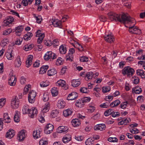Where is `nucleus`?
I'll return each mask as SVG.
<instances>
[{
  "instance_id": "obj_1",
  "label": "nucleus",
  "mask_w": 145,
  "mask_h": 145,
  "mask_svg": "<svg viewBox=\"0 0 145 145\" xmlns=\"http://www.w3.org/2000/svg\"><path fill=\"white\" fill-rule=\"evenodd\" d=\"M107 15L111 21H118L123 23L126 22L129 23L135 21L133 19L131 18L128 14H123L120 16V14L111 12H108Z\"/></svg>"
},
{
  "instance_id": "obj_2",
  "label": "nucleus",
  "mask_w": 145,
  "mask_h": 145,
  "mask_svg": "<svg viewBox=\"0 0 145 145\" xmlns=\"http://www.w3.org/2000/svg\"><path fill=\"white\" fill-rule=\"evenodd\" d=\"M134 20V19H133ZM134 22H130L128 23L127 22V23L129 24H131L133 23V24L132 25L131 27H129V32L132 34H140L141 33V31L137 27H135L134 25L135 24V20Z\"/></svg>"
},
{
  "instance_id": "obj_3",
  "label": "nucleus",
  "mask_w": 145,
  "mask_h": 145,
  "mask_svg": "<svg viewBox=\"0 0 145 145\" xmlns=\"http://www.w3.org/2000/svg\"><path fill=\"white\" fill-rule=\"evenodd\" d=\"M135 71L129 66L124 67L122 70V73L124 75H127V76L130 77L134 74Z\"/></svg>"
},
{
  "instance_id": "obj_4",
  "label": "nucleus",
  "mask_w": 145,
  "mask_h": 145,
  "mask_svg": "<svg viewBox=\"0 0 145 145\" xmlns=\"http://www.w3.org/2000/svg\"><path fill=\"white\" fill-rule=\"evenodd\" d=\"M20 102L19 99L16 96H15L12 98L11 104L12 107L14 109L18 108Z\"/></svg>"
},
{
  "instance_id": "obj_5",
  "label": "nucleus",
  "mask_w": 145,
  "mask_h": 145,
  "mask_svg": "<svg viewBox=\"0 0 145 145\" xmlns=\"http://www.w3.org/2000/svg\"><path fill=\"white\" fill-rule=\"evenodd\" d=\"M15 75L14 74L13 71H11L9 74V76L8 80V84L10 86H14L15 85L16 82Z\"/></svg>"
},
{
  "instance_id": "obj_6",
  "label": "nucleus",
  "mask_w": 145,
  "mask_h": 145,
  "mask_svg": "<svg viewBox=\"0 0 145 145\" xmlns=\"http://www.w3.org/2000/svg\"><path fill=\"white\" fill-rule=\"evenodd\" d=\"M36 93L33 90L30 91L28 95V100L29 102L31 103H34L35 100Z\"/></svg>"
},
{
  "instance_id": "obj_7",
  "label": "nucleus",
  "mask_w": 145,
  "mask_h": 145,
  "mask_svg": "<svg viewBox=\"0 0 145 145\" xmlns=\"http://www.w3.org/2000/svg\"><path fill=\"white\" fill-rule=\"evenodd\" d=\"M44 58L46 61L48 60L49 59H54L56 58V55L52 51H49L45 54Z\"/></svg>"
},
{
  "instance_id": "obj_8",
  "label": "nucleus",
  "mask_w": 145,
  "mask_h": 145,
  "mask_svg": "<svg viewBox=\"0 0 145 145\" xmlns=\"http://www.w3.org/2000/svg\"><path fill=\"white\" fill-rule=\"evenodd\" d=\"M49 22L50 23H52V24L53 25L54 27H58L60 28H62L61 21L57 19H52L50 20Z\"/></svg>"
},
{
  "instance_id": "obj_9",
  "label": "nucleus",
  "mask_w": 145,
  "mask_h": 145,
  "mask_svg": "<svg viewBox=\"0 0 145 145\" xmlns=\"http://www.w3.org/2000/svg\"><path fill=\"white\" fill-rule=\"evenodd\" d=\"M26 131L24 129L21 130L18 133V139L19 141H22L25 138L26 135H25Z\"/></svg>"
},
{
  "instance_id": "obj_10",
  "label": "nucleus",
  "mask_w": 145,
  "mask_h": 145,
  "mask_svg": "<svg viewBox=\"0 0 145 145\" xmlns=\"http://www.w3.org/2000/svg\"><path fill=\"white\" fill-rule=\"evenodd\" d=\"M65 82L62 80H60L57 82L56 83V85L59 86L63 87V88L66 90L68 88L67 86L66 85Z\"/></svg>"
},
{
  "instance_id": "obj_11",
  "label": "nucleus",
  "mask_w": 145,
  "mask_h": 145,
  "mask_svg": "<svg viewBox=\"0 0 145 145\" xmlns=\"http://www.w3.org/2000/svg\"><path fill=\"white\" fill-rule=\"evenodd\" d=\"M54 126L53 125L50 123L46 125L44 132L47 134H49L52 132Z\"/></svg>"
},
{
  "instance_id": "obj_12",
  "label": "nucleus",
  "mask_w": 145,
  "mask_h": 145,
  "mask_svg": "<svg viewBox=\"0 0 145 145\" xmlns=\"http://www.w3.org/2000/svg\"><path fill=\"white\" fill-rule=\"evenodd\" d=\"M94 129L95 130H100L103 131L105 130L106 126L104 124H100L95 126Z\"/></svg>"
},
{
  "instance_id": "obj_13",
  "label": "nucleus",
  "mask_w": 145,
  "mask_h": 145,
  "mask_svg": "<svg viewBox=\"0 0 145 145\" xmlns=\"http://www.w3.org/2000/svg\"><path fill=\"white\" fill-rule=\"evenodd\" d=\"M68 129L67 126H60L57 129V132L58 133L67 132Z\"/></svg>"
},
{
  "instance_id": "obj_14",
  "label": "nucleus",
  "mask_w": 145,
  "mask_h": 145,
  "mask_svg": "<svg viewBox=\"0 0 145 145\" xmlns=\"http://www.w3.org/2000/svg\"><path fill=\"white\" fill-rule=\"evenodd\" d=\"M73 41L74 42V43L70 42V43L74 47L78 49L80 51H82L83 50V47L81 45L77 42L74 41V40Z\"/></svg>"
},
{
  "instance_id": "obj_15",
  "label": "nucleus",
  "mask_w": 145,
  "mask_h": 145,
  "mask_svg": "<svg viewBox=\"0 0 145 145\" xmlns=\"http://www.w3.org/2000/svg\"><path fill=\"white\" fill-rule=\"evenodd\" d=\"M105 40L109 43H111L114 42V37L111 35L108 34L104 37Z\"/></svg>"
},
{
  "instance_id": "obj_16",
  "label": "nucleus",
  "mask_w": 145,
  "mask_h": 145,
  "mask_svg": "<svg viewBox=\"0 0 145 145\" xmlns=\"http://www.w3.org/2000/svg\"><path fill=\"white\" fill-rule=\"evenodd\" d=\"M78 97V94L75 92H72L70 93L68 96L67 99L68 100H75Z\"/></svg>"
},
{
  "instance_id": "obj_17",
  "label": "nucleus",
  "mask_w": 145,
  "mask_h": 145,
  "mask_svg": "<svg viewBox=\"0 0 145 145\" xmlns=\"http://www.w3.org/2000/svg\"><path fill=\"white\" fill-rule=\"evenodd\" d=\"M37 110L35 108H32L31 109H30L28 114H29V116H30L31 118H33L35 115L37 114Z\"/></svg>"
},
{
  "instance_id": "obj_18",
  "label": "nucleus",
  "mask_w": 145,
  "mask_h": 145,
  "mask_svg": "<svg viewBox=\"0 0 145 145\" xmlns=\"http://www.w3.org/2000/svg\"><path fill=\"white\" fill-rule=\"evenodd\" d=\"M14 133V131L13 129H9L6 134V137L8 138H11L14 136L15 135Z\"/></svg>"
},
{
  "instance_id": "obj_19",
  "label": "nucleus",
  "mask_w": 145,
  "mask_h": 145,
  "mask_svg": "<svg viewBox=\"0 0 145 145\" xmlns=\"http://www.w3.org/2000/svg\"><path fill=\"white\" fill-rule=\"evenodd\" d=\"M23 29L22 25L19 26L15 28V33L16 35L20 36L21 35V33Z\"/></svg>"
},
{
  "instance_id": "obj_20",
  "label": "nucleus",
  "mask_w": 145,
  "mask_h": 145,
  "mask_svg": "<svg viewBox=\"0 0 145 145\" xmlns=\"http://www.w3.org/2000/svg\"><path fill=\"white\" fill-rule=\"evenodd\" d=\"M33 58V56L32 55H28L26 61V66L28 67L32 64V60Z\"/></svg>"
},
{
  "instance_id": "obj_21",
  "label": "nucleus",
  "mask_w": 145,
  "mask_h": 145,
  "mask_svg": "<svg viewBox=\"0 0 145 145\" xmlns=\"http://www.w3.org/2000/svg\"><path fill=\"white\" fill-rule=\"evenodd\" d=\"M136 73L138 76H140L142 78L145 79V71L143 70L138 69L136 71Z\"/></svg>"
},
{
  "instance_id": "obj_22",
  "label": "nucleus",
  "mask_w": 145,
  "mask_h": 145,
  "mask_svg": "<svg viewBox=\"0 0 145 145\" xmlns=\"http://www.w3.org/2000/svg\"><path fill=\"white\" fill-rule=\"evenodd\" d=\"M71 140V136L70 135L67 134L63 137L62 141L63 143H66Z\"/></svg>"
},
{
  "instance_id": "obj_23",
  "label": "nucleus",
  "mask_w": 145,
  "mask_h": 145,
  "mask_svg": "<svg viewBox=\"0 0 145 145\" xmlns=\"http://www.w3.org/2000/svg\"><path fill=\"white\" fill-rule=\"evenodd\" d=\"M12 50H9L6 53V56L7 58L9 60H12L14 57V55L12 53Z\"/></svg>"
},
{
  "instance_id": "obj_24",
  "label": "nucleus",
  "mask_w": 145,
  "mask_h": 145,
  "mask_svg": "<svg viewBox=\"0 0 145 145\" xmlns=\"http://www.w3.org/2000/svg\"><path fill=\"white\" fill-rule=\"evenodd\" d=\"M131 121V119L129 118L128 119L127 118H123L122 119V120L118 122V125H123L124 124L125 125L128 123H129Z\"/></svg>"
},
{
  "instance_id": "obj_25",
  "label": "nucleus",
  "mask_w": 145,
  "mask_h": 145,
  "mask_svg": "<svg viewBox=\"0 0 145 145\" xmlns=\"http://www.w3.org/2000/svg\"><path fill=\"white\" fill-rule=\"evenodd\" d=\"M65 101L62 100L58 101L57 104V107L60 109L63 108L65 106Z\"/></svg>"
},
{
  "instance_id": "obj_26",
  "label": "nucleus",
  "mask_w": 145,
  "mask_h": 145,
  "mask_svg": "<svg viewBox=\"0 0 145 145\" xmlns=\"http://www.w3.org/2000/svg\"><path fill=\"white\" fill-rule=\"evenodd\" d=\"M50 108V104L48 102H47L44 105L42 110L41 111V112L44 113L47 112Z\"/></svg>"
},
{
  "instance_id": "obj_27",
  "label": "nucleus",
  "mask_w": 145,
  "mask_h": 145,
  "mask_svg": "<svg viewBox=\"0 0 145 145\" xmlns=\"http://www.w3.org/2000/svg\"><path fill=\"white\" fill-rule=\"evenodd\" d=\"M71 122L72 125L74 127H78L80 124V120L76 118L72 119Z\"/></svg>"
},
{
  "instance_id": "obj_28",
  "label": "nucleus",
  "mask_w": 145,
  "mask_h": 145,
  "mask_svg": "<svg viewBox=\"0 0 145 145\" xmlns=\"http://www.w3.org/2000/svg\"><path fill=\"white\" fill-rule=\"evenodd\" d=\"M21 61L20 56H18L16 59L15 60L14 65L16 67H20L21 64Z\"/></svg>"
},
{
  "instance_id": "obj_29",
  "label": "nucleus",
  "mask_w": 145,
  "mask_h": 145,
  "mask_svg": "<svg viewBox=\"0 0 145 145\" xmlns=\"http://www.w3.org/2000/svg\"><path fill=\"white\" fill-rule=\"evenodd\" d=\"M40 131L39 130H34L33 133V136L34 138L35 139H37L40 138Z\"/></svg>"
},
{
  "instance_id": "obj_30",
  "label": "nucleus",
  "mask_w": 145,
  "mask_h": 145,
  "mask_svg": "<svg viewBox=\"0 0 145 145\" xmlns=\"http://www.w3.org/2000/svg\"><path fill=\"white\" fill-rule=\"evenodd\" d=\"M72 111L70 109H68L64 110L63 112V115L65 117H67L71 115Z\"/></svg>"
},
{
  "instance_id": "obj_31",
  "label": "nucleus",
  "mask_w": 145,
  "mask_h": 145,
  "mask_svg": "<svg viewBox=\"0 0 145 145\" xmlns=\"http://www.w3.org/2000/svg\"><path fill=\"white\" fill-rule=\"evenodd\" d=\"M48 68V65H43L40 68L39 71L40 74H42L46 72Z\"/></svg>"
},
{
  "instance_id": "obj_32",
  "label": "nucleus",
  "mask_w": 145,
  "mask_h": 145,
  "mask_svg": "<svg viewBox=\"0 0 145 145\" xmlns=\"http://www.w3.org/2000/svg\"><path fill=\"white\" fill-rule=\"evenodd\" d=\"M14 19L13 17L10 16L4 21V23L6 25H8L9 24L11 23L14 21Z\"/></svg>"
},
{
  "instance_id": "obj_33",
  "label": "nucleus",
  "mask_w": 145,
  "mask_h": 145,
  "mask_svg": "<svg viewBox=\"0 0 145 145\" xmlns=\"http://www.w3.org/2000/svg\"><path fill=\"white\" fill-rule=\"evenodd\" d=\"M71 83L72 86L76 87L80 84V82L77 80H73L71 81Z\"/></svg>"
},
{
  "instance_id": "obj_34",
  "label": "nucleus",
  "mask_w": 145,
  "mask_h": 145,
  "mask_svg": "<svg viewBox=\"0 0 145 145\" xmlns=\"http://www.w3.org/2000/svg\"><path fill=\"white\" fill-rule=\"evenodd\" d=\"M32 36L33 34L32 33L28 32L25 35L23 38L24 40H28L30 39Z\"/></svg>"
},
{
  "instance_id": "obj_35",
  "label": "nucleus",
  "mask_w": 145,
  "mask_h": 145,
  "mask_svg": "<svg viewBox=\"0 0 145 145\" xmlns=\"http://www.w3.org/2000/svg\"><path fill=\"white\" fill-rule=\"evenodd\" d=\"M3 119L5 121V122L8 123L11 121V119L8 116L7 113H5L3 114Z\"/></svg>"
},
{
  "instance_id": "obj_36",
  "label": "nucleus",
  "mask_w": 145,
  "mask_h": 145,
  "mask_svg": "<svg viewBox=\"0 0 145 145\" xmlns=\"http://www.w3.org/2000/svg\"><path fill=\"white\" fill-rule=\"evenodd\" d=\"M120 103V101L119 100H116L111 103L110 105V106L111 107H114L117 106Z\"/></svg>"
},
{
  "instance_id": "obj_37",
  "label": "nucleus",
  "mask_w": 145,
  "mask_h": 145,
  "mask_svg": "<svg viewBox=\"0 0 145 145\" xmlns=\"http://www.w3.org/2000/svg\"><path fill=\"white\" fill-rule=\"evenodd\" d=\"M33 46V45L32 44H27L24 46V49L25 51H27L32 49Z\"/></svg>"
},
{
  "instance_id": "obj_38",
  "label": "nucleus",
  "mask_w": 145,
  "mask_h": 145,
  "mask_svg": "<svg viewBox=\"0 0 145 145\" xmlns=\"http://www.w3.org/2000/svg\"><path fill=\"white\" fill-rule=\"evenodd\" d=\"M57 71L55 69H52L48 70L47 74L48 76H53L57 73Z\"/></svg>"
},
{
  "instance_id": "obj_39",
  "label": "nucleus",
  "mask_w": 145,
  "mask_h": 145,
  "mask_svg": "<svg viewBox=\"0 0 145 145\" xmlns=\"http://www.w3.org/2000/svg\"><path fill=\"white\" fill-rule=\"evenodd\" d=\"M19 112L17 111H15L14 115V120L15 122H19L20 121L19 118Z\"/></svg>"
},
{
  "instance_id": "obj_40",
  "label": "nucleus",
  "mask_w": 145,
  "mask_h": 145,
  "mask_svg": "<svg viewBox=\"0 0 145 145\" xmlns=\"http://www.w3.org/2000/svg\"><path fill=\"white\" fill-rule=\"evenodd\" d=\"M84 105L81 99L76 101L75 103L76 106L78 107H81Z\"/></svg>"
},
{
  "instance_id": "obj_41",
  "label": "nucleus",
  "mask_w": 145,
  "mask_h": 145,
  "mask_svg": "<svg viewBox=\"0 0 145 145\" xmlns=\"http://www.w3.org/2000/svg\"><path fill=\"white\" fill-rule=\"evenodd\" d=\"M51 91L52 96L54 97L56 96L58 93L57 89L56 88H52Z\"/></svg>"
},
{
  "instance_id": "obj_42",
  "label": "nucleus",
  "mask_w": 145,
  "mask_h": 145,
  "mask_svg": "<svg viewBox=\"0 0 145 145\" xmlns=\"http://www.w3.org/2000/svg\"><path fill=\"white\" fill-rule=\"evenodd\" d=\"M29 109L28 108V105L25 104L24 105L23 109L22 111L23 114H27L28 112Z\"/></svg>"
},
{
  "instance_id": "obj_43",
  "label": "nucleus",
  "mask_w": 145,
  "mask_h": 145,
  "mask_svg": "<svg viewBox=\"0 0 145 145\" xmlns=\"http://www.w3.org/2000/svg\"><path fill=\"white\" fill-rule=\"evenodd\" d=\"M59 113L58 110L56 109L53 110L52 111L51 116L52 118H54L58 115Z\"/></svg>"
},
{
  "instance_id": "obj_44",
  "label": "nucleus",
  "mask_w": 145,
  "mask_h": 145,
  "mask_svg": "<svg viewBox=\"0 0 145 145\" xmlns=\"http://www.w3.org/2000/svg\"><path fill=\"white\" fill-rule=\"evenodd\" d=\"M94 74L92 72H87L85 76V78L86 79L88 80L91 79H92Z\"/></svg>"
},
{
  "instance_id": "obj_45",
  "label": "nucleus",
  "mask_w": 145,
  "mask_h": 145,
  "mask_svg": "<svg viewBox=\"0 0 145 145\" xmlns=\"http://www.w3.org/2000/svg\"><path fill=\"white\" fill-rule=\"evenodd\" d=\"M44 117V114L43 112H40V116L38 118L39 121L41 123L44 122L45 121Z\"/></svg>"
},
{
  "instance_id": "obj_46",
  "label": "nucleus",
  "mask_w": 145,
  "mask_h": 145,
  "mask_svg": "<svg viewBox=\"0 0 145 145\" xmlns=\"http://www.w3.org/2000/svg\"><path fill=\"white\" fill-rule=\"evenodd\" d=\"M132 81L134 84H137L139 82V78L136 76H134L132 78Z\"/></svg>"
},
{
  "instance_id": "obj_47",
  "label": "nucleus",
  "mask_w": 145,
  "mask_h": 145,
  "mask_svg": "<svg viewBox=\"0 0 145 145\" xmlns=\"http://www.w3.org/2000/svg\"><path fill=\"white\" fill-rule=\"evenodd\" d=\"M60 53L62 54H65L66 52V47L63 45H61L59 48Z\"/></svg>"
},
{
  "instance_id": "obj_48",
  "label": "nucleus",
  "mask_w": 145,
  "mask_h": 145,
  "mask_svg": "<svg viewBox=\"0 0 145 145\" xmlns=\"http://www.w3.org/2000/svg\"><path fill=\"white\" fill-rule=\"evenodd\" d=\"M8 42V40L7 39H4L2 40L0 44L2 46L4 47L5 46Z\"/></svg>"
},
{
  "instance_id": "obj_49",
  "label": "nucleus",
  "mask_w": 145,
  "mask_h": 145,
  "mask_svg": "<svg viewBox=\"0 0 145 145\" xmlns=\"http://www.w3.org/2000/svg\"><path fill=\"white\" fill-rule=\"evenodd\" d=\"M63 59L61 57L58 58L56 62V64L57 65H62L63 62Z\"/></svg>"
},
{
  "instance_id": "obj_50",
  "label": "nucleus",
  "mask_w": 145,
  "mask_h": 145,
  "mask_svg": "<svg viewBox=\"0 0 145 145\" xmlns=\"http://www.w3.org/2000/svg\"><path fill=\"white\" fill-rule=\"evenodd\" d=\"M128 103L127 101H125L122 103L120 105V107L123 109L125 108L128 106Z\"/></svg>"
},
{
  "instance_id": "obj_51",
  "label": "nucleus",
  "mask_w": 145,
  "mask_h": 145,
  "mask_svg": "<svg viewBox=\"0 0 145 145\" xmlns=\"http://www.w3.org/2000/svg\"><path fill=\"white\" fill-rule=\"evenodd\" d=\"M12 32L11 29H8L3 31V34L4 35H7L10 34Z\"/></svg>"
},
{
  "instance_id": "obj_52",
  "label": "nucleus",
  "mask_w": 145,
  "mask_h": 145,
  "mask_svg": "<svg viewBox=\"0 0 145 145\" xmlns=\"http://www.w3.org/2000/svg\"><path fill=\"white\" fill-rule=\"evenodd\" d=\"M40 85L42 87H45L49 85V83L47 81L42 82L40 83Z\"/></svg>"
},
{
  "instance_id": "obj_53",
  "label": "nucleus",
  "mask_w": 145,
  "mask_h": 145,
  "mask_svg": "<svg viewBox=\"0 0 145 145\" xmlns=\"http://www.w3.org/2000/svg\"><path fill=\"white\" fill-rule=\"evenodd\" d=\"M94 141L92 138H89L86 140L85 142V144L86 145H91L92 144V142Z\"/></svg>"
},
{
  "instance_id": "obj_54",
  "label": "nucleus",
  "mask_w": 145,
  "mask_h": 145,
  "mask_svg": "<svg viewBox=\"0 0 145 145\" xmlns=\"http://www.w3.org/2000/svg\"><path fill=\"white\" fill-rule=\"evenodd\" d=\"M142 91V90L141 88L138 86L136 87L134 89V92L136 94H139Z\"/></svg>"
},
{
  "instance_id": "obj_55",
  "label": "nucleus",
  "mask_w": 145,
  "mask_h": 145,
  "mask_svg": "<svg viewBox=\"0 0 145 145\" xmlns=\"http://www.w3.org/2000/svg\"><path fill=\"white\" fill-rule=\"evenodd\" d=\"M80 61L82 62H87L88 60V57L85 56L81 57L80 58Z\"/></svg>"
},
{
  "instance_id": "obj_56",
  "label": "nucleus",
  "mask_w": 145,
  "mask_h": 145,
  "mask_svg": "<svg viewBox=\"0 0 145 145\" xmlns=\"http://www.w3.org/2000/svg\"><path fill=\"white\" fill-rule=\"evenodd\" d=\"M110 90V88L109 87H104L102 88V91L103 93H105L109 92Z\"/></svg>"
},
{
  "instance_id": "obj_57",
  "label": "nucleus",
  "mask_w": 145,
  "mask_h": 145,
  "mask_svg": "<svg viewBox=\"0 0 145 145\" xmlns=\"http://www.w3.org/2000/svg\"><path fill=\"white\" fill-rule=\"evenodd\" d=\"M81 99L82 101V102L84 104L85 103L89 102L91 98L89 97H85Z\"/></svg>"
},
{
  "instance_id": "obj_58",
  "label": "nucleus",
  "mask_w": 145,
  "mask_h": 145,
  "mask_svg": "<svg viewBox=\"0 0 145 145\" xmlns=\"http://www.w3.org/2000/svg\"><path fill=\"white\" fill-rule=\"evenodd\" d=\"M113 112L112 110L111 109H109L108 110L105 111L104 113L105 115V116H108L111 114H112Z\"/></svg>"
},
{
  "instance_id": "obj_59",
  "label": "nucleus",
  "mask_w": 145,
  "mask_h": 145,
  "mask_svg": "<svg viewBox=\"0 0 145 145\" xmlns=\"http://www.w3.org/2000/svg\"><path fill=\"white\" fill-rule=\"evenodd\" d=\"M80 91L81 92L84 93H87L89 92L88 88L84 87L81 88L80 89Z\"/></svg>"
},
{
  "instance_id": "obj_60",
  "label": "nucleus",
  "mask_w": 145,
  "mask_h": 145,
  "mask_svg": "<svg viewBox=\"0 0 145 145\" xmlns=\"http://www.w3.org/2000/svg\"><path fill=\"white\" fill-rule=\"evenodd\" d=\"M5 99L2 98L0 99V108H1L5 105Z\"/></svg>"
},
{
  "instance_id": "obj_61",
  "label": "nucleus",
  "mask_w": 145,
  "mask_h": 145,
  "mask_svg": "<svg viewBox=\"0 0 145 145\" xmlns=\"http://www.w3.org/2000/svg\"><path fill=\"white\" fill-rule=\"evenodd\" d=\"M41 35H42L41 36V37H39L37 39V42L38 44H40L41 43L44 37V35L43 34H41Z\"/></svg>"
},
{
  "instance_id": "obj_62",
  "label": "nucleus",
  "mask_w": 145,
  "mask_h": 145,
  "mask_svg": "<svg viewBox=\"0 0 145 145\" xmlns=\"http://www.w3.org/2000/svg\"><path fill=\"white\" fill-rule=\"evenodd\" d=\"M73 59V56L70 54H68V55L66 56V59L67 60H69L70 61H72Z\"/></svg>"
},
{
  "instance_id": "obj_63",
  "label": "nucleus",
  "mask_w": 145,
  "mask_h": 145,
  "mask_svg": "<svg viewBox=\"0 0 145 145\" xmlns=\"http://www.w3.org/2000/svg\"><path fill=\"white\" fill-rule=\"evenodd\" d=\"M22 40L23 39L22 38H19V39H17L16 41L15 44L16 45H19L21 44Z\"/></svg>"
},
{
  "instance_id": "obj_64",
  "label": "nucleus",
  "mask_w": 145,
  "mask_h": 145,
  "mask_svg": "<svg viewBox=\"0 0 145 145\" xmlns=\"http://www.w3.org/2000/svg\"><path fill=\"white\" fill-rule=\"evenodd\" d=\"M48 142L47 141L41 140L39 142V145H47Z\"/></svg>"
}]
</instances>
